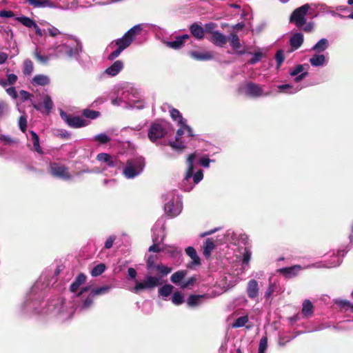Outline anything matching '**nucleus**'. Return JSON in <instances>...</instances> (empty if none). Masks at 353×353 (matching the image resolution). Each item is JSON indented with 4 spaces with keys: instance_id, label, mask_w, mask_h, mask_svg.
I'll use <instances>...</instances> for the list:
<instances>
[{
    "instance_id": "1",
    "label": "nucleus",
    "mask_w": 353,
    "mask_h": 353,
    "mask_svg": "<svg viewBox=\"0 0 353 353\" xmlns=\"http://www.w3.org/2000/svg\"><path fill=\"white\" fill-rule=\"evenodd\" d=\"M145 165V159L142 157L128 159L123 173L126 178L132 179L142 172Z\"/></svg>"
},
{
    "instance_id": "2",
    "label": "nucleus",
    "mask_w": 353,
    "mask_h": 353,
    "mask_svg": "<svg viewBox=\"0 0 353 353\" xmlns=\"http://www.w3.org/2000/svg\"><path fill=\"white\" fill-rule=\"evenodd\" d=\"M161 284V277L146 275L143 281H135V285L132 291L135 294H139L143 290H153Z\"/></svg>"
},
{
    "instance_id": "3",
    "label": "nucleus",
    "mask_w": 353,
    "mask_h": 353,
    "mask_svg": "<svg viewBox=\"0 0 353 353\" xmlns=\"http://www.w3.org/2000/svg\"><path fill=\"white\" fill-rule=\"evenodd\" d=\"M142 30L141 25H136L127 31L122 38L115 41V43L118 47L124 50L129 47L132 41L135 39Z\"/></svg>"
},
{
    "instance_id": "4",
    "label": "nucleus",
    "mask_w": 353,
    "mask_h": 353,
    "mask_svg": "<svg viewBox=\"0 0 353 353\" xmlns=\"http://www.w3.org/2000/svg\"><path fill=\"white\" fill-rule=\"evenodd\" d=\"M239 94H245L246 96L258 98L264 95V91L262 87L257 83L248 82L245 85H241L238 88Z\"/></svg>"
},
{
    "instance_id": "5",
    "label": "nucleus",
    "mask_w": 353,
    "mask_h": 353,
    "mask_svg": "<svg viewBox=\"0 0 353 353\" xmlns=\"http://www.w3.org/2000/svg\"><path fill=\"white\" fill-rule=\"evenodd\" d=\"M309 9L310 5L308 3L295 9L291 14L290 21L294 23L298 28L303 26L306 23L305 16Z\"/></svg>"
},
{
    "instance_id": "6",
    "label": "nucleus",
    "mask_w": 353,
    "mask_h": 353,
    "mask_svg": "<svg viewBox=\"0 0 353 353\" xmlns=\"http://www.w3.org/2000/svg\"><path fill=\"white\" fill-rule=\"evenodd\" d=\"M49 172L54 177L59 178L65 181H68L72 179V175L69 172V168L58 163L53 162L50 163Z\"/></svg>"
},
{
    "instance_id": "7",
    "label": "nucleus",
    "mask_w": 353,
    "mask_h": 353,
    "mask_svg": "<svg viewBox=\"0 0 353 353\" xmlns=\"http://www.w3.org/2000/svg\"><path fill=\"white\" fill-rule=\"evenodd\" d=\"M60 115L61 119L71 128H78L88 125V122L80 117H72L63 111L61 112Z\"/></svg>"
},
{
    "instance_id": "8",
    "label": "nucleus",
    "mask_w": 353,
    "mask_h": 353,
    "mask_svg": "<svg viewBox=\"0 0 353 353\" xmlns=\"http://www.w3.org/2000/svg\"><path fill=\"white\" fill-rule=\"evenodd\" d=\"M165 129L159 123H152L148 131V138L152 142L161 139L166 134Z\"/></svg>"
},
{
    "instance_id": "9",
    "label": "nucleus",
    "mask_w": 353,
    "mask_h": 353,
    "mask_svg": "<svg viewBox=\"0 0 353 353\" xmlns=\"http://www.w3.org/2000/svg\"><path fill=\"white\" fill-rule=\"evenodd\" d=\"M302 269L299 265H294L291 267L283 268L279 269L277 271L283 274L285 278L290 279L296 276L298 272Z\"/></svg>"
},
{
    "instance_id": "10",
    "label": "nucleus",
    "mask_w": 353,
    "mask_h": 353,
    "mask_svg": "<svg viewBox=\"0 0 353 353\" xmlns=\"http://www.w3.org/2000/svg\"><path fill=\"white\" fill-rule=\"evenodd\" d=\"M228 41H230V46L234 50L237 51L238 54L242 55L245 53V50H239L241 47L240 39L236 32H232L228 36Z\"/></svg>"
},
{
    "instance_id": "11",
    "label": "nucleus",
    "mask_w": 353,
    "mask_h": 353,
    "mask_svg": "<svg viewBox=\"0 0 353 353\" xmlns=\"http://www.w3.org/2000/svg\"><path fill=\"white\" fill-rule=\"evenodd\" d=\"M247 294L250 299H254L259 296V288L257 281L251 279L248 281L247 285Z\"/></svg>"
},
{
    "instance_id": "12",
    "label": "nucleus",
    "mask_w": 353,
    "mask_h": 353,
    "mask_svg": "<svg viewBox=\"0 0 353 353\" xmlns=\"http://www.w3.org/2000/svg\"><path fill=\"white\" fill-rule=\"evenodd\" d=\"M97 159L99 161L105 163L110 168L117 167L119 162L116 157H113L107 153L98 154Z\"/></svg>"
},
{
    "instance_id": "13",
    "label": "nucleus",
    "mask_w": 353,
    "mask_h": 353,
    "mask_svg": "<svg viewBox=\"0 0 353 353\" xmlns=\"http://www.w3.org/2000/svg\"><path fill=\"white\" fill-rule=\"evenodd\" d=\"M228 38L219 31H214L212 33L211 41L216 46L223 47L226 44Z\"/></svg>"
},
{
    "instance_id": "14",
    "label": "nucleus",
    "mask_w": 353,
    "mask_h": 353,
    "mask_svg": "<svg viewBox=\"0 0 353 353\" xmlns=\"http://www.w3.org/2000/svg\"><path fill=\"white\" fill-rule=\"evenodd\" d=\"M190 38L188 34H183L176 37V39L167 43V46L171 48L177 50L181 48L185 41Z\"/></svg>"
},
{
    "instance_id": "15",
    "label": "nucleus",
    "mask_w": 353,
    "mask_h": 353,
    "mask_svg": "<svg viewBox=\"0 0 353 353\" xmlns=\"http://www.w3.org/2000/svg\"><path fill=\"white\" fill-rule=\"evenodd\" d=\"M123 68V63L120 61H114L105 70V73L112 77L116 76Z\"/></svg>"
},
{
    "instance_id": "16",
    "label": "nucleus",
    "mask_w": 353,
    "mask_h": 353,
    "mask_svg": "<svg viewBox=\"0 0 353 353\" xmlns=\"http://www.w3.org/2000/svg\"><path fill=\"white\" fill-rule=\"evenodd\" d=\"M164 210L165 213L173 217L177 216L180 213V209L174 205V201H169L165 204Z\"/></svg>"
},
{
    "instance_id": "17",
    "label": "nucleus",
    "mask_w": 353,
    "mask_h": 353,
    "mask_svg": "<svg viewBox=\"0 0 353 353\" xmlns=\"http://www.w3.org/2000/svg\"><path fill=\"white\" fill-rule=\"evenodd\" d=\"M303 43V36L301 33L294 34L290 39L291 47L294 50L298 49Z\"/></svg>"
},
{
    "instance_id": "18",
    "label": "nucleus",
    "mask_w": 353,
    "mask_h": 353,
    "mask_svg": "<svg viewBox=\"0 0 353 353\" xmlns=\"http://www.w3.org/2000/svg\"><path fill=\"white\" fill-rule=\"evenodd\" d=\"M86 281V276L81 273L75 279V280L70 285V290L72 292H75L79 288V286L83 284Z\"/></svg>"
},
{
    "instance_id": "19",
    "label": "nucleus",
    "mask_w": 353,
    "mask_h": 353,
    "mask_svg": "<svg viewBox=\"0 0 353 353\" xmlns=\"http://www.w3.org/2000/svg\"><path fill=\"white\" fill-rule=\"evenodd\" d=\"M190 32L197 39H202L204 37V30L199 24L194 23L190 28Z\"/></svg>"
},
{
    "instance_id": "20",
    "label": "nucleus",
    "mask_w": 353,
    "mask_h": 353,
    "mask_svg": "<svg viewBox=\"0 0 353 353\" xmlns=\"http://www.w3.org/2000/svg\"><path fill=\"white\" fill-rule=\"evenodd\" d=\"M190 56L198 61H207L212 59V54L210 52H200L198 51L190 52Z\"/></svg>"
},
{
    "instance_id": "21",
    "label": "nucleus",
    "mask_w": 353,
    "mask_h": 353,
    "mask_svg": "<svg viewBox=\"0 0 353 353\" xmlns=\"http://www.w3.org/2000/svg\"><path fill=\"white\" fill-rule=\"evenodd\" d=\"M215 248V244L212 239H207L203 244V255L206 259H208L212 253V251Z\"/></svg>"
},
{
    "instance_id": "22",
    "label": "nucleus",
    "mask_w": 353,
    "mask_h": 353,
    "mask_svg": "<svg viewBox=\"0 0 353 353\" xmlns=\"http://www.w3.org/2000/svg\"><path fill=\"white\" fill-rule=\"evenodd\" d=\"M205 294L196 295L191 294L187 300V304L188 307H192L198 306L201 304V300L205 297Z\"/></svg>"
},
{
    "instance_id": "23",
    "label": "nucleus",
    "mask_w": 353,
    "mask_h": 353,
    "mask_svg": "<svg viewBox=\"0 0 353 353\" xmlns=\"http://www.w3.org/2000/svg\"><path fill=\"white\" fill-rule=\"evenodd\" d=\"M185 253L192 259L191 263L193 265H199L201 264L200 258L196 254V250L191 246L185 249Z\"/></svg>"
},
{
    "instance_id": "24",
    "label": "nucleus",
    "mask_w": 353,
    "mask_h": 353,
    "mask_svg": "<svg viewBox=\"0 0 353 353\" xmlns=\"http://www.w3.org/2000/svg\"><path fill=\"white\" fill-rule=\"evenodd\" d=\"M196 154L194 153L191 154L188 156L187 159V163H188V170L185 174V179H188L191 178L194 174V165L193 162L195 159Z\"/></svg>"
},
{
    "instance_id": "25",
    "label": "nucleus",
    "mask_w": 353,
    "mask_h": 353,
    "mask_svg": "<svg viewBox=\"0 0 353 353\" xmlns=\"http://www.w3.org/2000/svg\"><path fill=\"white\" fill-rule=\"evenodd\" d=\"M329 46L328 40L327 39H320L312 48V50L321 53L325 50Z\"/></svg>"
},
{
    "instance_id": "26",
    "label": "nucleus",
    "mask_w": 353,
    "mask_h": 353,
    "mask_svg": "<svg viewBox=\"0 0 353 353\" xmlns=\"http://www.w3.org/2000/svg\"><path fill=\"white\" fill-rule=\"evenodd\" d=\"M325 57L323 54H314L310 59V63L312 66H321L325 63Z\"/></svg>"
},
{
    "instance_id": "27",
    "label": "nucleus",
    "mask_w": 353,
    "mask_h": 353,
    "mask_svg": "<svg viewBox=\"0 0 353 353\" xmlns=\"http://www.w3.org/2000/svg\"><path fill=\"white\" fill-rule=\"evenodd\" d=\"M170 113L171 118L174 121H178L179 125H184V123H186V120L183 118L181 114L177 109H176L174 108H172L170 110Z\"/></svg>"
},
{
    "instance_id": "28",
    "label": "nucleus",
    "mask_w": 353,
    "mask_h": 353,
    "mask_svg": "<svg viewBox=\"0 0 353 353\" xmlns=\"http://www.w3.org/2000/svg\"><path fill=\"white\" fill-rule=\"evenodd\" d=\"M49 83H50L49 78L47 76L43 75V74L36 75L32 79V83L34 85L44 86V85L49 84Z\"/></svg>"
},
{
    "instance_id": "29",
    "label": "nucleus",
    "mask_w": 353,
    "mask_h": 353,
    "mask_svg": "<svg viewBox=\"0 0 353 353\" xmlns=\"http://www.w3.org/2000/svg\"><path fill=\"white\" fill-rule=\"evenodd\" d=\"M30 134L32 137V143H33L34 150L39 154H43V150L39 144V136L37 135V134L35 132H34L32 130H31L30 132Z\"/></svg>"
},
{
    "instance_id": "30",
    "label": "nucleus",
    "mask_w": 353,
    "mask_h": 353,
    "mask_svg": "<svg viewBox=\"0 0 353 353\" xmlns=\"http://www.w3.org/2000/svg\"><path fill=\"white\" fill-rule=\"evenodd\" d=\"M26 3H28L34 8H41L51 5L50 0H26Z\"/></svg>"
},
{
    "instance_id": "31",
    "label": "nucleus",
    "mask_w": 353,
    "mask_h": 353,
    "mask_svg": "<svg viewBox=\"0 0 353 353\" xmlns=\"http://www.w3.org/2000/svg\"><path fill=\"white\" fill-rule=\"evenodd\" d=\"M110 289L111 287L110 285H105L98 288H94L91 290L90 292L92 293V296H100L107 294Z\"/></svg>"
},
{
    "instance_id": "32",
    "label": "nucleus",
    "mask_w": 353,
    "mask_h": 353,
    "mask_svg": "<svg viewBox=\"0 0 353 353\" xmlns=\"http://www.w3.org/2000/svg\"><path fill=\"white\" fill-rule=\"evenodd\" d=\"M313 313V305L309 300H305L303 303L302 314L306 316L312 315Z\"/></svg>"
},
{
    "instance_id": "33",
    "label": "nucleus",
    "mask_w": 353,
    "mask_h": 353,
    "mask_svg": "<svg viewBox=\"0 0 353 353\" xmlns=\"http://www.w3.org/2000/svg\"><path fill=\"white\" fill-rule=\"evenodd\" d=\"M187 272L185 270H180L174 272L170 277V281L175 284L180 283L185 276Z\"/></svg>"
},
{
    "instance_id": "34",
    "label": "nucleus",
    "mask_w": 353,
    "mask_h": 353,
    "mask_svg": "<svg viewBox=\"0 0 353 353\" xmlns=\"http://www.w3.org/2000/svg\"><path fill=\"white\" fill-rule=\"evenodd\" d=\"M248 321V316H243L236 319V320L232 324V327L233 328L241 327L245 326Z\"/></svg>"
},
{
    "instance_id": "35",
    "label": "nucleus",
    "mask_w": 353,
    "mask_h": 353,
    "mask_svg": "<svg viewBox=\"0 0 353 353\" xmlns=\"http://www.w3.org/2000/svg\"><path fill=\"white\" fill-rule=\"evenodd\" d=\"M174 287L170 284H165L159 289V294L162 296H168L171 294Z\"/></svg>"
},
{
    "instance_id": "36",
    "label": "nucleus",
    "mask_w": 353,
    "mask_h": 353,
    "mask_svg": "<svg viewBox=\"0 0 353 353\" xmlns=\"http://www.w3.org/2000/svg\"><path fill=\"white\" fill-rule=\"evenodd\" d=\"M172 302L176 305L182 304L184 302V297L182 293L179 291L174 292L172 297Z\"/></svg>"
},
{
    "instance_id": "37",
    "label": "nucleus",
    "mask_w": 353,
    "mask_h": 353,
    "mask_svg": "<svg viewBox=\"0 0 353 353\" xmlns=\"http://www.w3.org/2000/svg\"><path fill=\"white\" fill-rule=\"evenodd\" d=\"M43 107L46 110V112L47 114H49L50 112L51 111V110L54 107V103L50 98V97L49 95H46L44 99H43Z\"/></svg>"
},
{
    "instance_id": "38",
    "label": "nucleus",
    "mask_w": 353,
    "mask_h": 353,
    "mask_svg": "<svg viewBox=\"0 0 353 353\" xmlns=\"http://www.w3.org/2000/svg\"><path fill=\"white\" fill-rule=\"evenodd\" d=\"M169 145L178 152H182L185 148V145L181 140L170 141Z\"/></svg>"
},
{
    "instance_id": "39",
    "label": "nucleus",
    "mask_w": 353,
    "mask_h": 353,
    "mask_svg": "<svg viewBox=\"0 0 353 353\" xmlns=\"http://www.w3.org/2000/svg\"><path fill=\"white\" fill-rule=\"evenodd\" d=\"M105 270V265L104 263H99L95 265L91 271L92 276H97L104 272Z\"/></svg>"
},
{
    "instance_id": "40",
    "label": "nucleus",
    "mask_w": 353,
    "mask_h": 353,
    "mask_svg": "<svg viewBox=\"0 0 353 353\" xmlns=\"http://www.w3.org/2000/svg\"><path fill=\"white\" fill-rule=\"evenodd\" d=\"M100 112L99 111L90 110V109H85L83 111V115L90 119H95L97 117L100 116Z\"/></svg>"
},
{
    "instance_id": "41",
    "label": "nucleus",
    "mask_w": 353,
    "mask_h": 353,
    "mask_svg": "<svg viewBox=\"0 0 353 353\" xmlns=\"http://www.w3.org/2000/svg\"><path fill=\"white\" fill-rule=\"evenodd\" d=\"M17 21L27 28H32L35 23L34 20L26 16L18 17Z\"/></svg>"
},
{
    "instance_id": "42",
    "label": "nucleus",
    "mask_w": 353,
    "mask_h": 353,
    "mask_svg": "<svg viewBox=\"0 0 353 353\" xmlns=\"http://www.w3.org/2000/svg\"><path fill=\"white\" fill-rule=\"evenodd\" d=\"M33 71V63L30 59H26L23 63V72L25 75H30Z\"/></svg>"
},
{
    "instance_id": "43",
    "label": "nucleus",
    "mask_w": 353,
    "mask_h": 353,
    "mask_svg": "<svg viewBox=\"0 0 353 353\" xmlns=\"http://www.w3.org/2000/svg\"><path fill=\"white\" fill-rule=\"evenodd\" d=\"M336 303L341 307L345 310H350L353 313V304L347 300H339Z\"/></svg>"
},
{
    "instance_id": "44",
    "label": "nucleus",
    "mask_w": 353,
    "mask_h": 353,
    "mask_svg": "<svg viewBox=\"0 0 353 353\" xmlns=\"http://www.w3.org/2000/svg\"><path fill=\"white\" fill-rule=\"evenodd\" d=\"M34 57L37 61L42 64H46L49 61V57L46 55H41L37 49L34 52Z\"/></svg>"
},
{
    "instance_id": "45",
    "label": "nucleus",
    "mask_w": 353,
    "mask_h": 353,
    "mask_svg": "<svg viewBox=\"0 0 353 353\" xmlns=\"http://www.w3.org/2000/svg\"><path fill=\"white\" fill-rule=\"evenodd\" d=\"M278 288V286L276 283H270L269 287L268 288L267 290L265 292V298L266 299H269L272 294L276 291V289Z\"/></svg>"
},
{
    "instance_id": "46",
    "label": "nucleus",
    "mask_w": 353,
    "mask_h": 353,
    "mask_svg": "<svg viewBox=\"0 0 353 353\" xmlns=\"http://www.w3.org/2000/svg\"><path fill=\"white\" fill-rule=\"evenodd\" d=\"M154 268L157 271H159L163 276H165V275L168 274L172 271L171 268H168L162 264L156 265Z\"/></svg>"
},
{
    "instance_id": "47",
    "label": "nucleus",
    "mask_w": 353,
    "mask_h": 353,
    "mask_svg": "<svg viewBox=\"0 0 353 353\" xmlns=\"http://www.w3.org/2000/svg\"><path fill=\"white\" fill-rule=\"evenodd\" d=\"M278 88L280 91L289 93V94H293L296 92L295 89H293L292 86L290 84H283L278 86Z\"/></svg>"
},
{
    "instance_id": "48",
    "label": "nucleus",
    "mask_w": 353,
    "mask_h": 353,
    "mask_svg": "<svg viewBox=\"0 0 353 353\" xmlns=\"http://www.w3.org/2000/svg\"><path fill=\"white\" fill-rule=\"evenodd\" d=\"M277 67H280L285 60L284 53L282 50H279L275 54Z\"/></svg>"
},
{
    "instance_id": "49",
    "label": "nucleus",
    "mask_w": 353,
    "mask_h": 353,
    "mask_svg": "<svg viewBox=\"0 0 353 353\" xmlns=\"http://www.w3.org/2000/svg\"><path fill=\"white\" fill-rule=\"evenodd\" d=\"M157 260V256L150 255L146 261V267L148 270H152L155 268V262Z\"/></svg>"
},
{
    "instance_id": "50",
    "label": "nucleus",
    "mask_w": 353,
    "mask_h": 353,
    "mask_svg": "<svg viewBox=\"0 0 353 353\" xmlns=\"http://www.w3.org/2000/svg\"><path fill=\"white\" fill-rule=\"evenodd\" d=\"M95 139L100 143H107L110 141V138L104 133H101L95 137Z\"/></svg>"
},
{
    "instance_id": "51",
    "label": "nucleus",
    "mask_w": 353,
    "mask_h": 353,
    "mask_svg": "<svg viewBox=\"0 0 353 353\" xmlns=\"http://www.w3.org/2000/svg\"><path fill=\"white\" fill-rule=\"evenodd\" d=\"M8 111V105L4 101H0V118L5 116Z\"/></svg>"
},
{
    "instance_id": "52",
    "label": "nucleus",
    "mask_w": 353,
    "mask_h": 353,
    "mask_svg": "<svg viewBox=\"0 0 353 353\" xmlns=\"http://www.w3.org/2000/svg\"><path fill=\"white\" fill-rule=\"evenodd\" d=\"M94 296H92V293L90 292L88 296L84 300L83 303V308H88L93 304Z\"/></svg>"
},
{
    "instance_id": "53",
    "label": "nucleus",
    "mask_w": 353,
    "mask_h": 353,
    "mask_svg": "<svg viewBox=\"0 0 353 353\" xmlns=\"http://www.w3.org/2000/svg\"><path fill=\"white\" fill-rule=\"evenodd\" d=\"M19 126L23 132H26L27 128V120L23 116H21L19 119Z\"/></svg>"
},
{
    "instance_id": "54",
    "label": "nucleus",
    "mask_w": 353,
    "mask_h": 353,
    "mask_svg": "<svg viewBox=\"0 0 353 353\" xmlns=\"http://www.w3.org/2000/svg\"><path fill=\"white\" fill-rule=\"evenodd\" d=\"M304 70V65H297L293 70H292L290 72V74L292 77H295L298 75L299 73L302 72Z\"/></svg>"
},
{
    "instance_id": "55",
    "label": "nucleus",
    "mask_w": 353,
    "mask_h": 353,
    "mask_svg": "<svg viewBox=\"0 0 353 353\" xmlns=\"http://www.w3.org/2000/svg\"><path fill=\"white\" fill-rule=\"evenodd\" d=\"M263 57V54L261 52H255L251 59L249 61L250 64H255L259 62Z\"/></svg>"
},
{
    "instance_id": "56",
    "label": "nucleus",
    "mask_w": 353,
    "mask_h": 353,
    "mask_svg": "<svg viewBox=\"0 0 353 353\" xmlns=\"http://www.w3.org/2000/svg\"><path fill=\"white\" fill-rule=\"evenodd\" d=\"M196 279L194 276H192V277L188 279L185 282H183L181 285V288L184 289V288H187L190 286H192L194 284V283L196 282Z\"/></svg>"
},
{
    "instance_id": "57",
    "label": "nucleus",
    "mask_w": 353,
    "mask_h": 353,
    "mask_svg": "<svg viewBox=\"0 0 353 353\" xmlns=\"http://www.w3.org/2000/svg\"><path fill=\"white\" fill-rule=\"evenodd\" d=\"M192 177L193 181L195 183H198L199 182H200L203 177L202 170H198L195 174H193Z\"/></svg>"
},
{
    "instance_id": "58",
    "label": "nucleus",
    "mask_w": 353,
    "mask_h": 353,
    "mask_svg": "<svg viewBox=\"0 0 353 353\" xmlns=\"http://www.w3.org/2000/svg\"><path fill=\"white\" fill-rule=\"evenodd\" d=\"M116 239V236H109L107 240L105 241V249H110L112 245H113V243H114V241H115Z\"/></svg>"
},
{
    "instance_id": "59",
    "label": "nucleus",
    "mask_w": 353,
    "mask_h": 353,
    "mask_svg": "<svg viewBox=\"0 0 353 353\" xmlns=\"http://www.w3.org/2000/svg\"><path fill=\"white\" fill-rule=\"evenodd\" d=\"M268 347L267 337H262L260 340L259 350L265 351Z\"/></svg>"
},
{
    "instance_id": "60",
    "label": "nucleus",
    "mask_w": 353,
    "mask_h": 353,
    "mask_svg": "<svg viewBox=\"0 0 353 353\" xmlns=\"http://www.w3.org/2000/svg\"><path fill=\"white\" fill-rule=\"evenodd\" d=\"M122 51H123V50L121 48H120L119 47H118L117 49H116L115 50H114L112 52H111L109 54L108 59L110 61L114 60V59H116L117 57L119 56V54H121V52Z\"/></svg>"
},
{
    "instance_id": "61",
    "label": "nucleus",
    "mask_w": 353,
    "mask_h": 353,
    "mask_svg": "<svg viewBox=\"0 0 353 353\" xmlns=\"http://www.w3.org/2000/svg\"><path fill=\"white\" fill-rule=\"evenodd\" d=\"M6 91L13 99H16L18 97V94L14 87L7 88Z\"/></svg>"
},
{
    "instance_id": "62",
    "label": "nucleus",
    "mask_w": 353,
    "mask_h": 353,
    "mask_svg": "<svg viewBox=\"0 0 353 353\" xmlns=\"http://www.w3.org/2000/svg\"><path fill=\"white\" fill-rule=\"evenodd\" d=\"M18 79V77L14 74H7V80L10 85H14Z\"/></svg>"
},
{
    "instance_id": "63",
    "label": "nucleus",
    "mask_w": 353,
    "mask_h": 353,
    "mask_svg": "<svg viewBox=\"0 0 353 353\" xmlns=\"http://www.w3.org/2000/svg\"><path fill=\"white\" fill-rule=\"evenodd\" d=\"M14 16V12L11 10H1L0 11V17H6V18H10Z\"/></svg>"
},
{
    "instance_id": "64",
    "label": "nucleus",
    "mask_w": 353,
    "mask_h": 353,
    "mask_svg": "<svg viewBox=\"0 0 353 353\" xmlns=\"http://www.w3.org/2000/svg\"><path fill=\"white\" fill-rule=\"evenodd\" d=\"M48 32L50 36H51L52 37H55L58 34H61L60 31L54 27L48 28Z\"/></svg>"
}]
</instances>
